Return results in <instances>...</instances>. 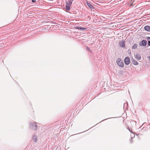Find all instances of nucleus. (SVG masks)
I'll use <instances>...</instances> for the list:
<instances>
[{
  "mask_svg": "<svg viewBox=\"0 0 150 150\" xmlns=\"http://www.w3.org/2000/svg\"><path fill=\"white\" fill-rule=\"evenodd\" d=\"M129 131H130V132H131V131H130L129 129Z\"/></svg>",
  "mask_w": 150,
  "mask_h": 150,
  "instance_id": "nucleus-20",
  "label": "nucleus"
},
{
  "mask_svg": "<svg viewBox=\"0 0 150 150\" xmlns=\"http://www.w3.org/2000/svg\"><path fill=\"white\" fill-rule=\"evenodd\" d=\"M147 39L148 40H150V37H147Z\"/></svg>",
  "mask_w": 150,
  "mask_h": 150,
  "instance_id": "nucleus-18",
  "label": "nucleus"
},
{
  "mask_svg": "<svg viewBox=\"0 0 150 150\" xmlns=\"http://www.w3.org/2000/svg\"><path fill=\"white\" fill-rule=\"evenodd\" d=\"M148 45L149 46H150V40H149L148 41Z\"/></svg>",
  "mask_w": 150,
  "mask_h": 150,
  "instance_id": "nucleus-16",
  "label": "nucleus"
},
{
  "mask_svg": "<svg viewBox=\"0 0 150 150\" xmlns=\"http://www.w3.org/2000/svg\"><path fill=\"white\" fill-rule=\"evenodd\" d=\"M71 5L69 4L67 2L66 3L65 8L67 11H69L70 9V6Z\"/></svg>",
  "mask_w": 150,
  "mask_h": 150,
  "instance_id": "nucleus-6",
  "label": "nucleus"
},
{
  "mask_svg": "<svg viewBox=\"0 0 150 150\" xmlns=\"http://www.w3.org/2000/svg\"><path fill=\"white\" fill-rule=\"evenodd\" d=\"M107 119H105L104 120H107Z\"/></svg>",
  "mask_w": 150,
  "mask_h": 150,
  "instance_id": "nucleus-21",
  "label": "nucleus"
},
{
  "mask_svg": "<svg viewBox=\"0 0 150 150\" xmlns=\"http://www.w3.org/2000/svg\"><path fill=\"white\" fill-rule=\"evenodd\" d=\"M149 60L150 61V56L149 57Z\"/></svg>",
  "mask_w": 150,
  "mask_h": 150,
  "instance_id": "nucleus-19",
  "label": "nucleus"
},
{
  "mask_svg": "<svg viewBox=\"0 0 150 150\" xmlns=\"http://www.w3.org/2000/svg\"><path fill=\"white\" fill-rule=\"evenodd\" d=\"M32 2L33 3H35V2H36V0H32Z\"/></svg>",
  "mask_w": 150,
  "mask_h": 150,
  "instance_id": "nucleus-17",
  "label": "nucleus"
},
{
  "mask_svg": "<svg viewBox=\"0 0 150 150\" xmlns=\"http://www.w3.org/2000/svg\"><path fill=\"white\" fill-rule=\"evenodd\" d=\"M145 30L147 31L150 32V26L149 25H146L144 27Z\"/></svg>",
  "mask_w": 150,
  "mask_h": 150,
  "instance_id": "nucleus-8",
  "label": "nucleus"
},
{
  "mask_svg": "<svg viewBox=\"0 0 150 150\" xmlns=\"http://www.w3.org/2000/svg\"><path fill=\"white\" fill-rule=\"evenodd\" d=\"M74 0H69L67 2V3H68L69 4L71 5L72 4V2Z\"/></svg>",
  "mask_w": 150,
  "mask_h": 150,
  "instance_id": "nucleus-13",
  "label": "nucleus"
},
{
  "mask_svg": "<svg viewBox=\"0 0 150 150\" xmlns=\"http://www.w3.org/2000/svg\"><path fill=\"white\" fill-rule=\"evenodd\" d=\"M116 62L118 66L121 67H123L124 63L122 60L120 58H118L117 59Z\"/></svg>",
  "mask_w": 150,
  "mask_h": 150,
  "instance_id": "nucleus-2",
  "label": "nucleus"
},
{
  "mask_svg": "<svg viewBox=\"0 0 150 150\" xmlns=\"http://www.w3.org/2000/svg\"><path fill=\"white\" fill-rule=\"evenodd\" d=\"M30 125V128L32 129L35 130H36L37 128V127L38 126L37 125V122H30L29 123Z\"/></svg>",
  "mask_w": 150,
  "mask_h": 150,
  "instance_id": "nucleus-1",
  "label": "nucleus"
},
{
  "mask_svg": "<svg viewBox=\"0 0 150 150\" xmlns=\"http://www.w3.org/2000/svg\"><path fill=\"white\" fill-rule=\"evenodd\" d=\"M86 50H91L90 49V48L88 47H86Z\"/></svg>",
  "mask_w": 150,
  "mask_h": 150,
  "instance_id": "nucleus-15",
  "label": "nucleus"
},
{
  "mask_svg": "<svg viewBox=\"0 0 150 150\" xmlns=\"http://www.w3.org/2000/svg\"><path fill=\"white\" fill-rule=\"evenodd\" d=\"M137 45L136 43H134L133 45L132 48L133 49H135L137 48Z\"/></svg>",
  "mask_w": 150,
  "mask_h": 150,
  "instance_id": "nucleus-11",
  "label": "nucleus"
},
{
  "mask_svg": "<svg viewBox=\"0 0 150 150\" xmlns=\"http://www.w3.org/2000/svg\"><path fill=\"white\" fill-rule=\"evenodd\" d=\"M135 57L138 60H140L141 57V55L139 54H136L135 55Z\"/></svg>",
  "mask_w": 150,
  "mask_h": 150,
  "instance_id": "nucleus-9",
  "label": "nucleus"
},
{
  "mask_svg": "<svg viewBox=\"0 0 150 150\" xmlns=\"http://www.w3.org/2000/svg\"><path fill=\"white\" fill-rule=\"evenodd\" d=\"M131 61L132 63L134 65H137L138 64V63L133 58L131 59Z\"/></svg>",
  "mask_w": 150,
  "mask_h": 150,
  "instance_id": "nucleus-7",
  "label": "nucleus"
},
{
  "mask_svg": "<svg viewBox=\"0 0 150 150\" xmlns=\"http://www.w3.org/2000/svg\"><path fill=\"white\" fill-rule=\"evenodd\" d=\"M124 62L125 64L127 65H128L130 63V61L129 57H127L125 58Z\"/></svg>",
  "mask_w": 150,
  "mask_h": 150,
  "instance_id": "nucleus-4",
  "label": "nucleus"
},
{
  "mask_svg": "<svg viewBox=\"0 0 150 150\" xmlns=\"http://www.w3.org/2000/svg\"><path fill=\"white\" fill-rule=\"evenodd\" d=\"M87 4L88 6L91 9V10H92V9L94 8V7L91 4L89 3H87Z\"/></svg>",
  "mask_w": 150,
  "mask_h": 150,
  "instance_id": "nucleus-10",
  "label": "nucleus"
},
{
  "mask_svg": "<svg viewBox=\"0 0 150 150\" xmlns=\"http://www.w3.org/2000/svg\"><path fill=\"white\" fill-rule=\"evenodd\" d=\"M76 29H79V30H81L85 29V28H82V27H77L76 28Z\"/></svg>",
  "mask_w": 150,
  "mask_h": 150,
  "instance_id": "nucleus-14",
  "label": "nucleus"
},
{
  "mask_svg": "<svg viewBox=\"0 0 150 150\" xmlns=\"http://www.w3.org/2000/svg\"><path fill=\"white\" fill-rule=\"evenodd\" d=\"M33 139L35 142H36L37 141V136H34L33 137Z\"/></svg>",
  "mask_w": 150,
  "mask_h": 150,
  "instance_id": "nucleus-12",
  "label": "nucleus"
},
{
  "mask_svg": "<svg viewBox=\"0 0 150 150\" xmlns=\"http://www.w3.org/2000/svg\"><path fill=\"white\" fill-rule=\"evenodd\" d=\"M119 45L121 47L124 48L125 47V42L124 41H121L119 43Z\"/></svg>",
  "mask_w": 150,
  "mask_h": 150,
  "instance_id": "nucleus-5",
  "label": "nucleus"
},
{
  "mask_svg": "<svg viewBox=\"0 0 150 150\" xmlns=\"http://www.w3.org/2000/svg\"><path fill=\"white\" fill-rule=\"evenodd\" d=\"M146 40H143L139 42V45L140 46H143L145 47L146 45Z\"/></svg>",
  "mask_w": 150,
  "mask_h": 150,
  "instance_id": "nucleus-3",
  "label": "nucleus"
}]
</instances>
